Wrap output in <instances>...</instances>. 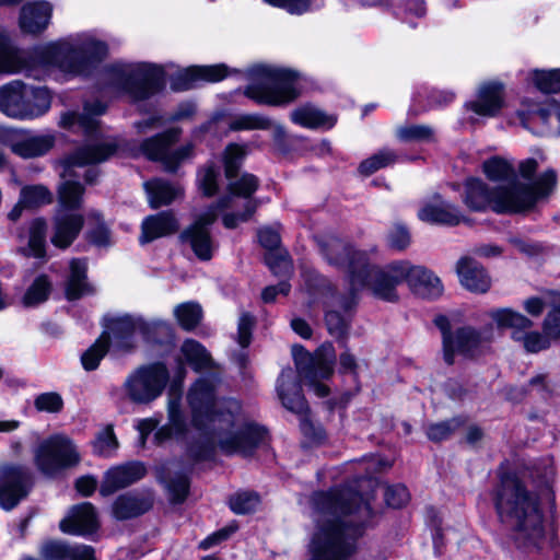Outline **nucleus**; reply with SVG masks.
<instances>
[{
	"label": "nucleus",
	"instance_id": "nucleus-1",
	"mask_svg": "<svg viewBox=\"0 0 560 560\" xmlns=\"http://www.w3.org/2000/svg\"><path fill=\"white\" fill-rule=\"evenodd\" d=\"M377 486V478L358 477L315 493V509L328 517L316 525L307 546L308 560H350L357 555L359 540L374 527L372 500Z\"/></svg>",
	"mask_w": 560,
	"mask_h": 560
},
{
	"label": "nucleus",
	"instance_id": "nucleus-2",
	"mask_svg": "<svg viewBox=\"0 0 560 560\" xmlns=\"http://www.w3.org/2000/svg\"><path fill=\"white\" fill-rule=\"evenodd\" d=\"M490 498L500 526L520 551L540 552L546 539V513L540 494L513 469L499 470Z\"/></svg>",
	"mask_w": 560,
	"mask_h": 560
},
{
	"label": "nucleus",
	"instance_id": "nucleus-3",
	"mask_svg": "<svg viewBox=\"0 0 560 560\" xmlns=\"http://www.w3.org/2000/svg\"><path fill=\"white\" fill-rule=\"evenodd\" d=\"M318 247L329 266L346 272L352 289H369L374 298L384 302L399 301L397 287L406 277L404 260L393 261L384 269L372 262L368 250L358 248L351 241L335 235L322 240Z\"/></svg>",
	"mask_w": 560,
	"mask_h": 560
},
{
	"label": "nucleus",
	"instance_id": "nucleus-4",
	"mask_svg": "<svg viewBox=\"0 0 560 560\" xmlns=\"http://www.w3.org/2000/svg\"><path fill=\"white\" fill-rule=\"evenodd\" d=\"M3 69L5 72L32 71L38 67L55 68L71 77H90L108 55V45L104 40L74 45L67 40L48 43L32 51L12 45L8 37Z\"/></svg>",
	"mask_w": 560,
	"mask_h": 560
},
{
	"label": "nucleus",
	"instance_id": "nucleus-5",
	"mask_svg": "<svg viewBox=\"0 0 560 560\" xmlns=\"http://www.w3.org/2000/svg\"><path fill=\"white\" fill-rule=\"evenodd\" d=\"M249 83L243 94L260 106L287 107L302 95L301 74L291 68L256 63L246 71Z\"/></svg>",
	"mask_w": 560,
	"mask_h": 560
},
{
	"label": "nucleus",
	"instance_id": "nucleus-6",
	"mask_svg": "<svg viewBox=\"0 0 560 560\" xmlns=\"http://www.w3.org/2000/svg\"><path fill=\"white\" fill-rule=\"evenodd\" d=\"M107 73L133 104L163 93L167 84V72L159 63L139 62L129 70L119 65H110Z\"/></svg>",
	"mask_w": 560,
	"mask_h": 560
},
{
	"label": "nucleus",
	"instance_id": "nucleus-7",
	"mask_svg": "<svg viewBox=\"0 0 560 560\" xmlns=\"http://www.w3.org/2000/svg\"><path fill=\"white\" fill-rule=\"evenodd\" d=\"M51 98L46 86L12 80L0 86V112L14 119H34L49 110Z\"/></svg>",
	"mask_w": 560,
	"mask_h": 560
},
{
	"label": "nucleus",
	"instance_id": "nucleus-8",
	"mask_svg": "<svg viewBox=\"0 0 560 560\" xmlns=\"http://www.w3.org/2000/svg\"><path fill=\"white\" fill-rule=\"evenodd\" d=\"M130 150V142L118 137L103 135L88 139L60 160L62 176L77 177L75 167L100 165L114 158H121Z\"/></svg>",
	"mask_w": 560,
	"mask_h": 560
},
{
	"label": "nucleus",
	"instance_id": "nucleus-9",
	"mask_svg": "<svg viewBox=\"0 0 560 560\" xmlns=\"http://www.w3.org/2000/svg\"><path fill=\"white\" fill-rule=\"evenodd\" d=\"M36 469L46 478L77 467L81 455L74 442L65 434H51L40 441L33 452Z\"/></svg>",
	"mask_w": 560,
	"mask_h": 560
},
{
	"label": "nucleus",
	"instance_id": "nucleus-10",
	"mask_svg": "<svg viewBox=\"0 0 560 560\" xmlns=\"http://www.w3.org/2000/svg\"><path fill=\"white\" fill-rule=\"evenodd\" d=\"M170 382V371L162 361L142 364L124 383L128 399L135 405H149L156 400Z\"/></svg>",
	"mask_w": 560,
	"mask_h": 560
},
{
	"label": "nucleus",
	"instance_id": "nucleus-11",
	"mask_svg": "<svg viewBox=\"0 0 560 560\" xmlns=\"http://www.w3.org/2000/svg\"><path fill=\"white\" fill-rule=\"evenodd\" d=\"M36 486L35 472L20 463L0 464V509L14 510L28 498Z\"/></svg>",
	"mask_w": 560,
	"mask_h": 560
},
{
	"label": "nucleus",
	"instance_id": "nucleus-12",
	"mask_svg": "<svg viewBox=\"0 0 560 560\" xmlns=\"http://www.w3.org/2000/svg\"><path fill=\"white\" fill-rule=\"evenodd\" d=\"M490 317L499 329H514L512 338L522 340L523 347L528 353H538L551 347L552 340L542 331H527L522 337L516 336L517 331H524L533 327L534 323L530 318L522 313L510 308L502 307L491 311Z\"/></svg>",
	"mask_w": 560,
	"mask_h": 560
},
{
	"label": "nucleus",
	"instance_id": "nucleus-13",
	"mask_svg": "<svg viewBox=\"0 0 560 560\" xmlns=\"http://www.w3.org/2000/svg\"><path fill=\"white\" fill-rule=\"evenodd\" d=\"M267 440H270V433L266 425L246 421L235 431L230 432L226 438L221 439L219 447L226 456L238 454L243 457H252Z\"/></svg>",
	"mask_w": 560,
	"mask_h": 560
},
{
	"label": "nucleus",
	"instance_id": "nucleus-14",
	"mask_svg": "<svg viewBox=\"0 0 560 560\" xmlns=\"http://www.w3.org/2000/svg\"><path fill=\"white\" fill-rule=\"evenodd\" d=\"M486 338L481 329L472 325H463L455 329L452 337L451 348L442 349V358L447 366L455 364L456 355L463 357L468 361H477L486 354Z\"/></svg>",
	"mask_w": 560,
	"mask_h": 560
},
{
	"label": "nucleus",
	"instance_id": "nucleus-15",
	"mask_svg": "<svg viewBox=\"0 0 560 560\" xmlns=\"http://www.w3.org/2000/svg\"><path fill=\"white\" fill-rule=\"evenodd\" d=\"M494 192L493 213L498 215H525L535 210L525 182L517 177L505 184L494 185Z\"/></svg>",
	"mask_w": 560,
	"mask_h": 560
},
{
	"label": "nucleus",
	"instance_id": "nucleus-16",
	"mask_svg": "<svg viewBox=\"0 0 560 560\" xmlns=\"http://www.w3.org/2000/svg\"><path fill=\"white\" fill-rule=\"evenodd\" d=\"M464 107L481 117H498L505 107V84L499 80L482 82L476 98L466 102Z\"/></svg>",
	"mask_w": 560,
	"mask_h": 560
},
{
	"label": "nucleus",
	"instance_id": "nucleus-17",
	"mask_svg": "<svg viewBox=\"0 0 560 560\" xmlns=\"http://www.w3.org/2000/svg\"><path fill=\"white\" fill-rule=\"evenodd\" d=\"M404 281L410 291L423 300L435 301L444 292L441 279L424 266H415L404 260Z\"/></svg>",
	"mask_w": 560,
	"mask_h": 560
},
{
	"label": "nucleus",
	"instance_id": "nucleus-18",
	"mask_svg": "<svg viewBox=\"0 0 560 560\" xmlns=\"http://www.w3.org/2000/svg\"><path fill=\"white\" fill-rule=\"evenodd\" d=\"M147 475V467L140 460H131L121 465H117L107 469L102 479L100 494L109 497L118 490L125 489Z\"/></svg>",
	"mask_w": 560,
	"mask_h": 560
},
{
	"label": "nucleus",
	"instance_id": "nucleus-19",
	"mask_svg": "<svg viewBox=\"0 0 560 560\" xmlns=\"http://www.w3.org/2000/svg\"><path fill=\"white\" fill-rule=\"evenodd\" d=\"M187 399L191 410V425L198 431L206 430L208 422L219 416L210 385L200 381L198 387L189 390Z\"/></svg>",
	"mask_w": 560,
	"mask_h": 560
},
{
	"label": "nucleus",
	"instance_id": "nucleus-20",
	"mask_svg": "<svg viewBox=\"0 0 560 560\" xmlns=\"http://www.w3.org/2000/svg\"><path fill=\"white\" fill-rule=\"evenodd\" d=\"M63 534L88 537L100 529V521L95 506L91 502H82L71 508L68 516L59 523Z\"/></svg>",
	"mask_w": 560,
	"mask_h": 560
},
{
	"label": "nucleus",
	"instance_id": "nucleus-21",
	"mask_svg": "<svg viewBox=\"0 0 560 560\" xmlns=\"http://www.w3.org/2000/svg\"><path fill=\"white\" fill-rule=\"evenodd\" d=\"M494 195V186L478 176H467L462 183L460 199L469 212H493Z\"/></svg>",
	"mask_w": 560,
	"mask_h": 560
},
{
	"label": "nucleus",
	"instance_id": "nucleus-22",
	"mask_svg": "<svg viewBox=\"0 0 560 560\" xmlns=\"http://www.w3.org/2000/svg\"><path fill=\"white\" fill-rule=\"evenodd\" d=\"M302 382L293 378L291 369L282 370L277 378L276 389L282 406L303 418L310 416L311 408L304 396Z\"/></svg>",
	"mask_w": 560,
	"mask_h": 560
},
{
	"label": "nucleus",
	"instance_id": "nucleus-23",
	"mask_svg": "<svg viewBox=\"0 0 560 560\" xmlns=\"http://www.w3.org/2000/svg\"><path fill=\"white\" fill-rule=\"evenodd\" d=\"M460 285L475 294L487 293L492 279L487 268L471 256H462L455 267Z\"/></svg>",
	"mask_w": 560,
	"mask_h": 560
},
{
	"label": "nucleus",
	"instance_id": "nucleus-24",
	"mask_svg": "<svg viewBox=\"0 0 560 560\" xmlns=\"http://www.w3.org/2000/svg\"><path fill=\"white\" fill-rule=\"evenodd\" d=\"M179 220L172 209L149 214L141 222L139 243L145 245L172 236L179 231Z\"/></svg>",
	"mask_w": 560,
	"mask_h": 560
},
{
	"label": "nucleus",
	"instance_id": "nucleus-25",
	"mask_svg": "<svg viewBox=\"0 0 560 560\" xmlns=\"http://www.w3.org/2000/svg\"><path fill=\"white\" fill-rule=\"evenodd\" d=\"M95 293L96 289L89 280L88 258H72L69 261V273L63 284L65 299L68 302H75Z\"/></svg>",
	"mask_w": 560,
	"mask_h": 560
},
{
	"label": "nucleus",
	"instance_id": "nucleus-26",
	"mask_svg": "<svg viewBox=\"0 0 560 560\" xmlns=\"http://www.w3.org/2000/svg\"><path fill=\"white\" fill-rule=\"evenodd\" d=\"M154 495L151 491H128L116 497L112 505L113 517L124 522L140 517L153 509Z\"/></svg>",
	"mask_w": 560,
	"mask_h": 560
},
{
	"label": "nucleus",
	"instance_id": "nucleus-27",
	"mask_svg": "<svg viewBox=\"0 0 560 560\" xmlns=\"http://www.w3.org/2000/svg\"><path fill=\"white\" fill-rule=\"evenodd\" d=\"M52 4L46 0L24 3L20 9L19 27L23 34L38 36L47 28L52 18Z\"/></svg>",
	"mask_w": 560,
	"mask_h": 560
},
{
	"label": "nucleus",
	"instance_id": "nucleus-28",
	"mask_svg": "<svg viewBox=\"0 0 560 560\" xmlns=\"http://www.w3.org/2000/svg\"><path fill=\"white\" fill-rule=\"evenodd\" d=\"M84 223L82 213L61 211L52 219L50 243L60 250L68 249L81 234Z\"/></svg>",
	"mask_w": 560,
	"mask_h": 560
},
{
	"label": "nucleus",
	"instance_id": "nucleus-29",
	"mask_svg": "<svg viewBox=\"0 0 560 560\" xmlns=\"http://www.w3.org/2000/svg\"><path fill=\"white\" fill-rule=\"evenodd\" d=\"M434 199H439L441 202L438 205L425 203L419 209L418 218L420 221L451 228L470 222V219L459 211L458 206L443 200L440 194H435Z\"/></svg>",
	"mask_w": 560,
	"mask_h": 560
},
{
	"label": "nucleus",
	"instance_id": "nucleus-30",
	"mask_svg": "<svg viewBox=\"0 0 560 560\" xmlns=\"http://www.w3.org/2000/svg\"><path fill=\"white\" fill-rule=\"evenodd\" d=\"M292 357L296 368V377L294 380L303 381V377L316 376L317 371L322 376H326L330 373L331 361L327 360L324 354L315 353L312 354L304 346L295 343L292 346Z\"/></svg>",
	"mask_w": 560,
	"mask_h": 560
},
{
	"label": "nucleus",
	"instance_id": "nucleus-31",
	"mask_svg": "<svg viewBox=\"0 0 560 560\" xmlns=\"http://www.w3.org/2000/svg\"><path fill=\"white\" fill-rule=\"evenodd\" d=\"M142 317H133L130 314L109 318L105 325L110 338L116 341V346L124 351L135 349L133 337L137 331L140 332V322Z\"/></svg>",
	"mask_w": 560,
	"mask_h": 560
},
{
	"label": "nucleus",
	"instance_id": "nucleus-32",
	"mask_svg": "<svg viewBox=\"0 0 560 560\" xmlns=\"http://www.w3.org/2000/svg\"><path fill=\"white\" fill-rule=\"evenodd\" d=\"M182 244H188L191 252L200 261H209L213 258L218 248L211 231L186 226L178 235Z\"/></svg>",
	"mask_w": 560,
	"mask_h": 560
},
{
	"label": "nucleus",
	"instance_id": "nucleus-33",
	"mask_svg": "<svg viewBox=\"0 0 560 560\" xmlns=\"http://www.w3.org/2000/svg\"><path fill=\"white\" fill-rule=\"evenodd\" d=\"M156 478L159 483L166 489L171 504L179 505L186 502L191 488V479L187 474L177 471L175 476H172L168 469L161 467Z\"/></svg>",
	"mask_w": 560,
	"mask_h": 560
},
{
	"label": "nucleus",
	"instance_id": "nucleus-34",
	"mask_svg": "<svg viewBox=\"0 0 560 560\" xmlns=\"http://www.w3.org/2000/svg\"><path fill=\"white\" fill-rule=\"evenodd\" d=\"M179 138L180 129L168 128L143 139L140 143V152L147 160L158 163L165 152L179 141Z\"/></svg>",
	"mask_w": 560,
	"mask_h": 560
},
{
	"label": "nucleus",
	"instance_id": "nucleus-35",
	"mask_svg": "<svg viewBox=\"0 0 560 560\" xmlns=\"http://www.w3.org/2000/svg\"><path fill=\"white\" fill-rule=\"evenodd\" d=\"M51 135L30 136L11 143V152L22 159H34L47 154L55 145Z\"/></svg>",
	"mask_w": 560,
	"mask_h": 560
},
{
	"label": "nucleus",
	"instance_id": "nucleus-36",
	"mask_svg": "<svg viewBox=\"0 0 560 560\" xmlns=\"http://www.w3.org/2000/svg\"><path fill=\"white\" fill-rule=\"evenodd\" d=\"M47 220L44 217L34 218L28 226L27 246L21 247L20 253L25 257L47 259Z\"/></svg>",
	"mask_w": 560,
	"mask_h": 560
},
{
	"label": "nucleus",
	"instance_id": "nucleus-37",
	"mask_svg": "<svg viewBox=\"0 0 560 560\" xmlns=\"http://www.w3.org/2000/svg\"><path fill=\"white\" fill-rule=\"evenodd\" d=\"M527 194L534 207L537 208L541 201H547L558 187V174L552 167L547 168L532 180L525 182Z\"/></svg>",
	"mask_w": 560,
	"mask_h": 560
},
{
	"label": "nucleus",
	"instance_id": "nucleus-38",
	"mask_svg": "<svg viewBox=\"0 0 560 560\" xmlns=\"http://www.w3.org/2000/svg\"><path fill=\"white\" fill-rule=\"evenodd\" d=\"M219 442L215 440V432L213 429L207 427L206 430L200 431V436L192 440L187 445V455L194 463L213 462L217 456V448Z\"/></svg>",
	"mask_w": 560,
	"mask_h": 560
},
{
	"label": "nucleus",
	"instance_id": "nucleus-39",
	"mask_svg": "<svg viewBox=\"0 0 560 560\" xmlns=\"http://www.w3.org/2000/svg\"><path fill=\"white\" fill-rule=\"evenodd\" d=\"M144 188L149 207L153 210L172 205L180 192L172 183L160 178L147 182Z\"/></svg>",
	"mask_w": 560,
	"mask_h": 560
},
{
	"label": "nucleus",
	"instance_id": "nucleus-40",
	"mask_svg": "<svg viewBox=\"0 0 560 560\" xmlns=\"http://www.w3.org/2000/svg\"><path fill=\"white\" fill-rule=\"evenodd\" d=\"M85 186L84 184L67 179L59 184L57 188V200L62 211L78 212L84 203Z\"/></svg>",
	"mask_w": 560,
	"mask_h": 560
},
{
	"label": "nucleus",
	"instance_id": "nucleus-41",
	"mask_svg": "<svg viewBox=\"0 0 560 560\" xmlns=\"http://www.w3.org/2000/svg\"><path fill=\"white\" fill-rule=\"evenodd\" d=\"M140 335L145 343L151 346H173L175 341L174 327L163 320L149 323L140 322Z\"/></svg>",
	"mask_w": 560,
	"mask_h": 560
},
{
	"label": "nucleus",
	"instance_id": "nucleus-42",
	"mask_svg": "<svg viewBox=\"0 0 560 560\" xmlns=\"http://www.w3.org/2000/svg\"><path fill=\"white\" fill-rule=\"evenodd\" d=\"M90 221L89 229L84 232V240L92 246L98 248L108 247L112 244V231L100 210H91L88 213Z\"/></svg>",
	"mask_w": 560,
	"mask_h": 560
},
{
	"label": "nucleus",
	"instance_id": "nucleus-43",
	"mask_svg": "<svg viewBox=\"0 0 560 560\" xmlns=\"http://www.w3.org/2000/svg\"><path fill=\"white\" fill-rule=\"evenodd\" d=\"M290 118L293 124L310 129H317L320 127H327L330 129L337 121L334 116H329L323 110L308 107L295 108L291 113Z\"/></svg>",
	"mask_w": 560,
	"mask_h": 560
},
{
	"label": "nucleus",
	"instance_id": "nucleus-44",
	"mask_svg": "<svg viewBox=\"0 0 560 560\" xmlns=\"http://www.w3.org/2000/svg\"><path fill=\"white\" fill-rule=\"evenodd\" d=\"M481 170L486 178L492 183H508L516 178L512 163L499 155H493L485 160Z\"/></svg>",
	"mask_w": 560,
	"mask_h": 560
},
{
	"label": "nucleus",
	"instance_id": "nucleus-45",
	"mask_svg": "<svg viewBox=\"0 0 560 560\" xmlns=\"http://www.w3.org/2000/svg\"><path fill=\"white\" fill-rule=\"evenodd\" d=\"M52 292V282L48 275L40 273L34 278L22 296L25 307H36L48 301Z\"/></svg>",
	"mask_w": 560,
	"mask_h": 560
},
{
	"label": "nucleus",
	"instance_id": "nucleus-46",
	"mask_svg": "<svg viewBox=\"0 0 560 560\" xmlns=\"http://www.w3.org/2000/svg\"><path fill=\"white\" fill-rule=\"evenodd\" d=\"M182 352L195 372L212 368L213 360L207 348L198 340L187 339L182 346Z\"/></svg>",
	"mask_w": 560,
	"mask_h": 560
},
{
	"label": "nucleus",
	"instance_id": "nucleus-47",
	"mask_svg": "<svg viewBox=\"0 0 560 560\" xmlns=\"http://www.w3.org/2000/svg\"><path fill=\"white\" fill-rule=\"evenodd\" d=\"M324 320L327 331L340 347L347 348L352 318L336 310H326Z\"/></svg>",
	"mask_w": 560,
	"mask_h": 560
},
{
	"label": "nucleus",
	"instance_id": "nucleus-48",
	"mask_svg": "<svg viewBox=\"0 0 560 560\" xmlns=\"http://www.w3.org/2000/svg\"><path fill=\"white\" fill-rule=\"evenodd\" d=\"M247 155L245 144L230 142L222 152L224 176L228 180L238 177L241 168Z\"/></svg>",
	"mask_w": 560,
	"mask_h": 560
},
{
	"label": "nucleus",
	"instance_id": "nucleus-49",
	"mask_svg": "<svg viewBox=\"0 0 560 560\" xmlns=\"http://www.w3.org/2000/svg\"><path fill=\"white\" fill-rule=\"evenodd\" d=\"M112 346L110 335L102 331L98 338L81 354V364L88 372L95 371L101 361L109 352Z\"/></svg>",
	"mask_w": 560,
	"mask_h": 560
},
{
	"label": "nucleus",
	"instance_id": "nucleus-50",
	"mask_svg": "<svg viewBox=\"0 0 560 560\" xmlns=\"http://www.w3.org/2000/svg\"><path fill=\"white\" fill-rule=\"evenodd\" d=\"M304 283L308 294L314 298H335L338 293L330 279L315 269L305 271Z\"/></svg>",
	"mask_w": 560,
	"mask_h": 560
},
{
	"label": "nucleus",
	"instance_id": "nucleus-51",
	"mask_svg": "<svg viewBox=\"0 0 560 560\" xmlns=\"http://www.w3.org/2000/svg\"><path fill=\"white\" fill-rule=\"evenodd\" d=\"M468 417L457 415L451 419L430 423L425 430L427 438L434 443L447 440L456 430L466 425Z\"/></svg>",
	"mask_w": 560,
	"mask_h": 560
},
{
	"label": "nucleus",
	"instance_id": "nucleus-52",
	"mask_svg": "<svg viewBox=\"0 0 560 560\" xmlns=\"http://www.w3.org/2000/svg\"><path fill=\"white\" fill-rule=\"evenodd\" d=\"M220 171L214 162L209 161L197 172V185L202 197L212 198L219 190Z\"/></svg>",
	"mask_w": 560,
	"mask_h": 560
},
{
	"label": "nucleus",
	"instance_id": "nucleus-53",
	"mask_svg": "<svg viewBox=\"0 0 560 560\" xmlns=\"http://www.w3.org/2000/svg\"><path fill=\"white\" fill-rule=\"evenodd\" d=\"M260 504V495L254 490H240L228 499L229 509L236 515H249Z\"/></svg>",
	"mask_w": 560,
	"mask_h": 560
},
{
	"label": "nucleus",
	"instance_id": "nucleus-54",
	"mask_svg": "<svg viewBox=\"0 0 560 560\" xmlns=\"http://www.w3.org/2000/svg\"><path fill=\"white\" fill-rule=\"evenodd\" d=\"M178 326L185 331H192L202 320V308L197 302H184L174 310Z\"/></svg>",
	"mask_w": 560,
	"mask_h": 560
},
{
	"label": "nucleus",
	"instance_id": "nucleus-55",
	"mask_svg": "<svg viewBox=\"0 0 560 560\" xmlns=\"http://www.w3.org/2000/svg\"><path fill=\"white\" fill-rule=\"evenodd\" d=\"M20 199L26 209H37L50 205L54 197L46 186L36 184L24 186L20 191Z\"/></svg>",
	"mask_w": 560,
	"mask_h": 560
},
{
	"label": "nucleus",
	"instance_id": "nucleus-56",
	"mask_svg": "<svg viewBox=\"0 0 560 560\" xmlns=\"http://www.w3.org/2000/svg\"><path fill=\"white\" fill-rule=\"evenodd\" d=\"M534 86L544 94L560 93V68L534 69L530 73Z\"/></svg>",
	"mask_w": 560,
	"mask_h": 560
},
{
	"label": "nucleus",
	"instance_id": "nucleus-57",
	"mask_svg": "<svg viewBox=\"0 0 560 560\" xmlns=\"http://www.w3.org/2000/svg\"><path fill=\"white\" fill-rule=\"evenodd\" d=\"M396 161L397 155L394 151L383 149L361 161L358 172L360 175L368 177L382 168L393 165Z\"/></svg>",
	"mask_w": 560,
	"mask_h": 560
},
{
	"label": "nucleus",
	"instance_id": "nucleus-58",
	"mask_svg": "<svg viewBox=\"0 0 560 560\" xmlns=\"http://www.w3.org/2000/svg\"><path fill=\"white\" fill-rule=\"evenodd\" d=\"M199 85L197 65L179 69L170 77V89L174 93L190 91Z\"/></svg>",
	"mask_w": 560,
	"mask_h": 560
},
{
	"label": "nucleus",
	"instance_id": "nucleus-59",
	"mask_svg": "<svg viewBox=\"0 0 560 560\" xmlns=\"http://www.w3.org/2000/svg\"><path fill=\"white\" fill-rule=\"evenodd\" d=\"M74 124L82 129L84 141L92 138H100L104 135L101 129V121L91 114H68L63 119V126L70 127Z\"/></svg>",
	"mask_w": 560,
	"mask_h": 560
},
{
	"label": "nucleus",
	"instance_id": "nucleus-60",
	"mask_svg": "<svg viewBox=\"0 0 560 560\" xmlns=\"http://www.w3.org/2000/svg\"><path fill=\"white\" fill-rule=\"evenodd\" d=\"M259 178L252 173H243L237 179L229 180L226 190L236 198L249 199L259 188Z\"/></svg>",
	"mask_w": 560,
	"mask_h": 560
},
{
	"label": "nucleus",
	"instance_id": "nucleus-61",
	"mask_svg": "<svg viewBox=\"0 0 560 560\" xmlns=\"http://www.w3.org/2000/svg\"><path fill=\"white\" fill-rule=\"evenodd\" d=\"M397 138L405 143H432L435 141L434 130L427 125H408L400 127Z\"/></svg>",
	"mask_w": 560,
	"mask_h": 560
},
{
	"label": "nucleus",
	"instance_id": "nucleus-62",
	"mask_svg": "<svg viewBox=\"0 0 560 560\" xmlns=\"http://www.w3.org/2000/svg\"><path fill=\"white\" fill-rule=\"evenodd\" d=\"M385 243L390 250H406L411 244L409 228L402 222L393 223L385 235Z\"/></svg>",
	"mask_w": 560,
	"mask_h": 560
},
{
	"label": "nucleus",
	"instance_id": "nucleus-63",
	"mask_svg": "<svg viewBox=\"0 0 560 560\" xmlns=\"http://www.w3.org/2000/svg\"><path fill=\"white\" fill-rule=\"evenodd\" d=\"M271 127V119L260 114H244L232 120L230 124V129L233 131L269 130Z\"/></svg>",
	"mask_w": 560,
	"mask_h": 560
},
{
	"label": "nucleus",
	"instance_id": "nucleus-64",
	"mask_svg": "<svg viewBox=\"0 0 560 560\" xmlns=\"http://www.w3.org/2000/svg\"><path fill=\"white\" fill-rule=\"evenodd\" d=\"M73 545L65 540L48 538L39 548V556L43 560H68Z\"/></svg>",
	"mask_w": 560,
	"mask_h": 560
}]
</instances>
